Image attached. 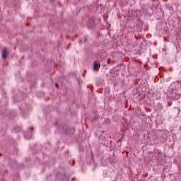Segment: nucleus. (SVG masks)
I'll list each match as a JSON object with an SVG mask.
<instances>
[{"instance_id": "1", "label": "nucleus", "mask_w": 181, "mask_h": 181, "mask_svg": "<svg viewBox=\"0 0 181 181\" xmlns=\"http://www.w3.org/2000/svg\"><path fill=\"white\" fill-rule=\"evenodd\" d=\"M100 64L99 62H94V63H93V70L95 71H98V70H100Z\"/></svg>"}, {"instance_id": "2", "label": "nucleus", "mask_w": 181, "mask_h": 181, "mask_svg": "<svg viewBox=\"0 0 181 181\" xmlns=\"http://www.w3.org/2000/svg\"><path fill=\"white\" fill-rule=\"evenodd\" d=\"M1 57L3 59H6V57H8V49H6V48H4L2 50Z\"/></svg>"}, {"instance_id": "3", "label": "nucleus", "mask_w": 181, "mask_h": 181, "mask_svg": "<svg viewBox=\"0 0 181 181\" xmlns=\"http://www.w3.org/2000/svg\"><path fill=\"white\" fill-rule=\"evenodd\" d=\"M177 98H179V96L181 95V87L180 89H177L176 91Z\"/></svg>"}, {"instance_id": "4", "label": "nucleus", "mask_w": 181, "mask_h": 181, "mask_svg": "<svg viewBox=\"0 0 181 181\" xmlns=\"http://www.w3.org/2000/svg\"><path fill=\"white\" fill-rule=\"evenodd\" d=\"M55 87L57 88H59V84H57V83H55Z\"/></svg>"}, {"instance_id": "5", "label": "nucleus", "mask_w": 181, "mask_h": 181, "mask_svg": "<svg viewBox=\"0 0 181 181\" xmlns=\"http://www.w3.org/2000/svg\"><path fill=\"white\" fill-rule=\"evenodd\" d=\"M30 129L33 130V127H30Z\"/></svg>"}, {"instance_id": "6", "label": "nucleus", "mask_w": 181, "mask_h": 181, "mask_svg": "<svg viewBox=\"0 0 181 181\" xmlns=\"http://www.w3.org/2000/svg\"><path fill=\"white\" fill-rule=\"evenodd\" d=\"M137 181H142L141 180H137Z\"/></svg>"}]
</instances>
